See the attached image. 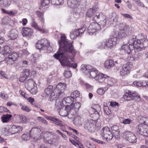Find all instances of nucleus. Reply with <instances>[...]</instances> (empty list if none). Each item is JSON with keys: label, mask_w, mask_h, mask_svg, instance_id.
Masks as SVG:
<instances>
[{"label": "nucleus", "mask_w": 148, "mask_h": 148, "mask_svg": "<svg viewBox=\"0 0 148 148\" xmlns=\"http://www.w3.org/2000/svg\"><path fill=\"white\" fill-rule=\"evenodd\" d=\"M31 88L30 92L32 94L34 95L36 94L37 92L36 88L35 87V86L32 88Z\"/></svg>", "instance_id": "0e129e2a"}, {"label": "nucleus", "mask_w": 148, "mask_h": 148, "mask_svg": "<svg viewBox=\"0 0 148 148\" xmlns=\"http://www.w3.org/2000/svg\"><path fill=\"white\" fill-rule=\"evenodd\" d=\"M11 18L8 16H5L2 19V23L5 24H7L10 22Z\"/></svg>", "instance_id": "49530a36"}, {"label": "nucleus", "mask_w": 148, "mask_h": 148, "mask_svg": "<svg viewBox=\"0 0 148 148\" xmlns=\"http://www.w3.org/2000/svg\"><path fill=\"white\" fill-rule=\"evenodd\" d=\"M76 0H67V3L68 5L71 8L73 7L76 3Z\"/></svg>", "instance_id": "79ce46f5"}, {"label": "nucleus", "mask_w": 148, "mask_h": 148, "mask_svg": "<svg viewBox=\"0 0 148 148\" xmlns=\"http://www.w3.org/2000/svg\"><path fill=\"white\" fill-rule=\"evenodd\" d=\"M18 32L16 29H12L10 30L8 36L11 40H14L17 38L18 36Z\"/></svg>", "instance_id": "412c9836"}, {"label": "nucleus", "mask_w": 148, "mask_h": 148, "mask_svg": "<svg viewBox=\"0 0 148 148\" xmlns=\"http://www.w3.org/2000/svg\"><path fill=\"white\" fill-rule=\"evenodd\" d=\"M135 3L139 6L142 7L144 6V4L140 0H135Z\"/></svg>", "instance_id": "338daca9"}, {"label": "nucleus", "mask_w": 148, "mask_h": 148, "mask_svg": "<svg viewBox=\"0 0 148 148\" xmlns=\"http://www.w3.org/2000/svg\"><path fill=\"white\" fill-rule=\"evenodd\" d=\"M104 109L105 113L107 115H108L110 114L111 111L109 110V108L108 106L104 107Z\"/></svg>", "instance_id": "e2e57ef3"}, {"label": "nucleus", "mask_w": 148, "mask_h": 148, "mask_svg": "<svg viewBox=\"0 0 148 148\" xmlns=\"http://www.w3.org/2000/svg\"><path fill=\"white\" fill-rule=\"evenodd\" d=\"M18 55L15 52H13L11 54L9 55L8 58L6 59V61H7L8 64H12L16 60L18 57Z\"/></svg>", "instance_id": "4468645a"}, {"label": "nucleus", "mask_w": 148, "mask_h": 148, "mask_svg": "<svg viewBox=\"0 0 148 148\" xmlns=\"http://www.w3.org/2000/svg\"><path fill=\"white\" fill-rule=\"evenodd\" d=\"M97 70L95 69L91 71L88 73L89 74L90 77L92 78H94L95 79L96 77L97 76Z\"/></svg>", "instance_id": "58836bf2"}, {"label": "nucleus", "mask_w": 148, "mask_h": 148, "mask_svg": "<svg viewBox=\"0 0 148 148\" xmlns=\"http://www.w3.org/2000/svg\"><path fill=\"white\" fill-rule=\"evenodd\" d=\"M111 18L113 19V21L114 22H117L118 21L119 16L115 12H113L112 13Z\"/></svg>", "instance_id": "09e8293b"}, {"label": "nucleus", "mask_w": 148, "mask_h": 148, "mask_svg": "<svg viewBox=\"0 0 148 148\" xmlns=\"http://www.w3.org/2000/svg\"><path fill=\"white\" fill-rule=\"evenodd\" d=\"M105 41L97 42L96 46L97 48L100 49H106V46Z\"/></svg>", "instance_id": "7c9ffc66"}, {"label": "nucleus", "mask_w": 148, "mask_h": 148, "mask_svg": "<svg viewBox=\"0 0 148 148\" xmlns=\"http://www.w3.org/2000/svg\"><path fill=\"white\" fill-rule=\"evenodd\" d=\"M121 122L125 124H130L132 122L129 119H123Z\"/></svg>", "instance_id": "69168bd1"}, {"label": "nucleus", "mask_w": 148, "mask_h": 148, "mask_svg": "<svg viewBox=\"0 0 148 148\" xmlns=\"http://www.w3.org/2000/svg\"><path fill=\"white\" fill-rule=\"evenodd\" d=\"M112 131L116 138H118L120 136L119 127L117 125H114L111 127Z\"/></svg>", "instance_id": "aec40b11"}, {"label": "nucleus", "mask_w": 148, "mask_h": 148, "mask_svg": "<svg viewBox=\"0 0 148 148\" xmlns=\"http://www.w3.org/2000/svg\"><path fill=\"white\" fill-rule=\"evenodd\" d=\"M50 0H41V4L43 6H45L50 3Z\"/></svg>", "instance_id": "13d9d810"}, {"label": "nucleus", "mask_w": 148, "mask_h": 148, "mask_svg": "<svg viewBox=\"0 0 148 148\" xmlns=\"http://www.w3.org/2000/svg\"><path fill=\"white\" fill-rule=\"evenodd\" d=\"M37 119L38 120H40V121L43 124L46 125H47V122L43 118L41 117H37Z\"/></svg>", "instance_id": "052dcab7"}, {"label": "nucleus", "mask_w": 148, "mask_h": 148, "mask_svg": "<svg viewBox=\"0 0 148 148\" xmlns=\"http://www.w3.org/2000/svg\"><path fill=\"white\" fill-rule=\"evenodd\" d=\"M93 23H91L90 26L88 28V32L89 34H92L95 32V25H92L93 24H95V22L93 21Z\"/></svg>", "instance_id": "72a5a7b5"}, {"label": "nucleus", "mask_w": 148, "mask_h": 148, "mask_svg": "<svg viewBox=\"0 0 148 148\" xmlns=\"http://www.w3.org/2000/svg\"><path fill=\"white\" fill-rule=\"evenodd\" d=\"M60 48L57 52L53 55L56 59L59 60L62 66L73 67L75 68L77 66L76 63L71 64L68 59L70 58L69 54L71 53L75 56L76 51L74 49L72 42H69L66 39L65 36H62L60 40L58 41Z\"/></svg>", "instance_id": "f257e3e1"}, {"label": "nucleus", "mask_w": 148, "mask_h": 148, "mask_svg": "<svg viewBox=\"0 0 148 148\" xmlns=\"http://www.w3.org/2000/svg\"><path fill=\"white\" fill-rule=\"evenodd\" d=\"M39 130L35 127L32 128L29 133L30 136H31L32 135L33 136H33L34 138H36L37 137L36 135L38 132Z\"/></svg>", "instance_id": "f704fd0d"}, {"label": "nucleus", "mask_w": 148, "mask_h": 148, "mask_svg": "<svg viewBox=\"0 0 148 148\" xmlns=\"http://www.w3.org/2000/svg\"><path fill=\"white\" fill-rule=\"evenodd\" d=\"M66 84L64 83H59L56 86V88L58 89L59 95L63 94L64 90L66 88Z\"/></svg>", "instance_id": "a211bd4d"}, {"label": "nucleus", "mask_w": 148, "mask_h": 148, "mask_svg": "<svg viewBox=\"0 0 148 148\" xmlns=\"http://www.w3.org/2000/svg\"><path fill=\"white\" fill-rule=\"evenodd\" d=\"M133 47L134 46L132 45H128L127 44L123 45L121 48V52L122 54L125 53H129L133 50Z\"/></svg>", "instance_id": "ddd939ff"}, {"label": "nucleus", "mask_w": 148, "mask_h": 148, "mask_svg": "<svg viewBox=\"0 0 148 148\" xmlns=\"http://www.w3.org/2000/svg\"><path fill=\"white\" fill-rule=\"evenodd\" d=\"M64 74L65 77L69 78L72 76V74L70 71H65Z\"/></svg>", "instance_id": "4d7b16f0"}, {"label": "nucleus", "mask_w": 148, "mask_h": 148, "mask_svg": "<svg viewBox=\"0 0 148 148\" xmlns=\"http://www.w3.org/2000/svg\"><path fill=\"white\" fill-rule=\"evenodd\" d=\"M30 136H30V133L24 134L22 136L21 138L23 140H27L29 139Z\"/></svg>", "instance_id": "a18cd8bd"}, {"label": "nucleus", "mask_w": 148, "mask_h": 148, "mask_svg": "<svg viewBox=\"0 0 148 148\" xmlns=\"http://www.w3.org/2000/svg\"><path fill=\"white\" fill-rule=\"evenodd\" d=\"M10 0H0V5L4 8H7L10 5Z\"/></svg>", "instance_id": "cd10ccee"}, {"label": "nucleus", "mask_w": 148, "mask_h": 148, "mask_svg": "<svg viewBox=\"0 0 148 148\" xmlns=\"http://www.w3.org/2000/svg\"><path fill=\"white\" fill-rule=\"evenodd\" d=\"M31 25L32 26L36 29L40 31H42V29L41 28H40L38 26L37 23L34 21H33Z\"/></svg>", "instance_id": "8fccbe9b"}, {"label": "nucleus", "mask_w": 148, "mask_h": 148, "mask_svg": "<svg viewBox=\"0 0 148 148\" xmlns=\"http://www.w3.org/2000/svg\"><path fill=\"white\" fill-rule=\"evenodd\" d=\"M131 65L129 63L123 65L122 69L120 70V75L121 76H124L129 73L131 70Z\"/></svg>", "instance_id": "f8f14e48"}, {"label": "nucleus", "mask_w": 148, "mask_h": 148, "mask_svg": "<svg viewBox=\"0 0 148 148\" xmlns=\"http://www.w3.org/2000/svg\"><path fill=\"white\" fill-rule=\"evenodd\" d=\"M51 3L53 5H61L64 3V0H51Z\"/></svg>", "instance_id": "c9c22d12"}, {"label": "nucleus", "mask_w": 148, "mask_h": 148, "mask_svg": "<svg viewBox=\"0 0 148 148\" xmlns=\"http://www.w3.org/2000/svg\"><path fill=\"white\" fill-rule=\"evenodd\" d=\"M123 138L127 140L129 142L132 143H136L137 138L135 134L130 131H125L122 133Z\"/></svg>", "instance_id": "39448f33"}, {"label": "nucleus", "mask_w": 148, "mask_h": 148, "mask_svg": "<svg viewBox=\"0 0 148 148\" xmlns=\"http://www.w3.org/2000/svg\"><path fill=\"white\" fill-rule=\"evenodd\" d=\"M78 30L77 29H75L74 31H72L70 33V37L71 39H74L78 36H79Z\"/></svg>", "instance_id": "473e14b6"}, {"label": "nucleus", "mask_w": 148, "mask_h": 148, "mask_svg": "<svg viewBox=\"0 0 148 148\" xmlns=\"http://www.w3.org/2000/svg\"><path fill=\"white\" fill-rule=\"evenodd\" d=\"M16 119L18 122L25 123L27 121V117L23 115H17L16 116Z\"/></svg>", "instance_id": "4be33fe9"}, {"label": "nucleus", "mask_w": 148, "mask_h": 148, "mask_svg": "<svg viewBox=\"0 0 148 148\" xmlns=\"http://www.w3.org/2000/svg\"><path fill=\"white\" fill-rule=\"evenodd\" d=\"M95 24H93L92 25H95V32L97 30H100L101 28V26H102L101 25H100V24H99L97 22V21L95 22Z\"/></svg>", "instance_id": "603ef678"}, {"label": "nucleus", "mask_w": 148, "mask_h": 148, "mask_svg": "<svg viewBox=\"0 0 148 148\" xmlns=\"http://www.w3.org/2000/svg\"><path fill=\"white\" fill-rule=\"evenodd\" d=\"M86 146L88 148H96L95 145L93 143L90 142H86Z\"/></svg>", "instance_id": "5fc2aeb1"}, {"label": "nucleus", "mask_w": 148, "mask_h": 148, "mask_svg": "<svg viewBox=\"0 0 148 148\" xmlns=\"http://www.w3.org/2000/svg\"><path fill=\"white\" fill-rule=\"evenodd\" d=\"M53 121V123L59 126L60 127L62 125V124L63 123L62 121L57 119L56 117Z\"/></svg>", "instance_id": "37998d69"}, {"label": "nucleus", "mask_w": 148, "mask_h": 148, "mask_svg": "<svg viewBox=\"0 0 148 148\" xmlns=\"http://www.w3.org/2000/svg\"><path fill=\"white\" fill-rule=\"evenodd\" d=\"M53 87L52 86L49 85L48 86L47 88H46L43 93L42 95L44 97H48L49 95L51 94L53 92Z\"/></svg>", "instance_id": "6ab92c4d"}, {"label": "nucleus", "mask_w": 148, "mask_h": 148, "mask_svg": "<svg viewBox=\"0 0 148 148\" xmlns=\"http://www.w3.org/2000/svg\"><path fill=\"white\" fill-rule=\"evenodd\" d=\"M107 85L110 86H112L113 84V82L112 81V79L110 78H106L105 80Z\"/></svg>", "instance_id": "6e6d98bb"}, {"label": "nucleus", "mask_w": 148, "mask_h": 148, "mask_svg": "<svg viewBox=\"0 0 148 148\" xmlns=\"http://www.w3.org/2000/svg\"><path fill=\"white\" fill-rule=\"evenodd\" d=\"M23 130V127L20 126L13 125L7 126L4 128V131L5 134H12L21 132Z\"/></svg>", "instance_id": "20e7f679"}, {"label": "nucleus", "mask_w": 148, "mask_h": 148, "mask_svg": "<svg viewBox=\"0 0 148 148\" xmlns=\"http://www.w3.org/2000/svg\"><path fill=\"white\" fill-rule=\"evenodd\" d=\"M136 38V36L134 35L130 36L129 38V42L128 44L129 45H133L134 44V42H135V39Z\"/></svg>", "instance_id": "ea45409f"}, {"label": "nucleus", "mask_w": 148, "mask_h": 148, "mask_svg": "<svg viewBox=\"0 0 148 148\" xmlns=\"http://www.w3.org/2000/svg\"><path fill=\"white\" fill-rule=\"evenodd\" d=\"M17 13V12L16 10H13L11 11H8V14L10 16H13L16 14Z\"/></svg>", "instance_id": "680f3d73"}, {"label": "nucleus", "mask_w": 148, "mask_h": 148, "mask_svg": "<svg viewBox=\"0 0 148 148\" xmlns=\"http://www.w3.org/2000/svg\"><path fill=\"white\" fill-rule=\"evenodd\" d=\"M141 41L143 45V48L148 47V40L146 38L141 39Z\"/></svg>", "instance_id": "a19ab883"}, {"label": "nucleus", "mask_w": 148, "mask_h": 148, "mask_svg": "<svg viewBox=\"0 0 148 148\" xmlns=\"http://www.w3.org/2000/svg\"><path fill=\"white\" fill-rule=\"evenodd\" d=\"M43 45L42 41L39 40L38 41L37 43H36V47L37 49H45L44 48V46Z\"/></svg>", "instance_id": "e433bc0d"}, {"label": "nucleus", "mask_w": 148, "mask_h": 148, "mask_svg": "<svg viewBox=\"0 0 148 148\" xmlns=\"http://www.w3.org/2000/svg\"><path fill=\"white\" fill-rule=\"evenodd\" d=\"M114 61L111 59L106 60L104 63V67L108 69H110L114 66Z\"/></svg>", "instance_id": "5701e85b"}, {"label": "nucleus", "mask_w": 148, "mask_h": 148, "mask_svg": "<svg viewBox=\"0 0 148 148\" xmlns=\"http://www.w3.org/2000/svg\"><path fill=\"white\" fill-rule=\"evenodd\" d=\"M106 16L101 13H96L95 16L92 18V21L98 22L103 27L105 25L107 22Z\"/></svg>", "instance_id": "1a4fd4ad"}, {"label": "nucleus", "mask_w": 148, "mask_h": 148, "mask_svg": "<svg viewBox=\"0 0 148 148\" xmlns=\"http://www.w3.org/2000/svg\"><path fill=\"white\" fill-rule=\"evenodd\" d=\"M97 92L98 94L101 95H102L105 93V91L103 88H99L97 90Z\"/></svg>", "instance_id": "bf43d9fd"}, {"label": "nucleus", "mask_w": 148, "mask_h": 148, "mask_svg": "<svg viewBox=\"0 0 148 148\" xmlns=\"http://www.w3.org/2000/svg\"><path fill=\"white\" fill-rule=\"evenodd\" d=\"M42 41V45L44 46L45 49H47V47L50 46V43L48 42L47 40L46 39H42L40 40Z\"/></svg>", "instance_id": "4c0bfd02"}, {"label": "nucleus", "mask_w": 148, "mask_h": 148, "mask_svg": "<svg viewBox=\"0 0 148 148\" xmlns=\"http://www.w3.org/2000/svg\"><path fill=\"white\" fill-rule=\"evenodd\" d=\"M95 106L96 107L95 109L92 108V111L93 112V113H91L90 112V113H91V114H97L98 115V117L99 118L100 115V114H101V112H100V111L101 109V107L98 104L95 105Z\"/></svg>", "instance_id": "b1692460"}, {"label": "nucleus", "mask_w": 148, "mask_h": 148, "mask_svg": "<svg viewBox=\"0 0 148 148\" xmlns=\"http://www.w3.org/2000/svg\"><path fill=\"white\" fill-rule=\"evenodd\" d=\"M102 138L107 141L111 140L113 137L112 133L110 128L108 127H103L101 131V134Z\"/></svg>", "instance_id": "0eeeda50"}, {"label": "nucleus", "mask_w": 148, "mask_h": 148, "mask_svg": "<svg viewBox=\"0 0 148 148\" xmlns=\"http://www.w3.org/2000/svg\"><path fill=\"white\" fill-rule=\"evenodd\" d=\"M106 76L101 73H99L96 77L95 79L99 82H102L105 81Z\"/></svg>", "instance_id": "a878e982"}, {"label": "nucleus", "mask_w": 148, "mask_h": 148, "mask_svg": "<svg viewBox=\"0 0 148 148\" xmlns=\"http://www.w3.org/2000/svg\"><path fill=\"white\" fill-rule=\"evenodd\" d=\"M123 98L127 101L135 99L138 101H140V96L136 92L128 91L123 96Z\"/></svg>", "instance_id": "6e6552de"}, {"label": "nucleus", "mask_w": 148, "mask_h": 148, "mask_svg": "<svg viewBox=\"0 0 148 148\" xmlns=\"http://www.w3.org/2000/svg\"><path fill=\"white\" fill-rule=\"evenodd\" d=\"M82 68L85 70L84 72H85V73H87H87H89V72L93 70L95 68L92 67V66L90 65H85L84 66L82 67Z\"/></svg>", "instance_id": "c756f323"}, {"label": "nucleus", "mask_w": 148, "mask_h": 148, "mask_svg": "<svg viewBox=\"0 0 148 148\" xmlns=\"http://www.w3.org/2000/svg\"><path fill=\"white\" fill-rule=\"evenodd\" d=\"M22 35L23 36L30 37L32 34L33 30L29 28L24 27L23 28Z\"/></svg>", "instance_id": "f3484780"}, {"label": "nucleus", "mask_w": 148, "mask_h": 148, "mask_svg": "<svg viewBox=\"0 0 148 148\" xmlns=\"http://www.w3.org/2000/svg\"><path fill=\"white\" fill-rule=\"evenodd\" d=\"M132 45L134 46L133 49H135V51H140L143 48V45L142 44L141 39L135 40L134 42V44Z\"/></svg>", "instance_id": "2eb2a0df"}, {"label": "nucleus", "mask_w": 148, "mask_h": 148, "mask_svg": "<svg viewBox=\"0 0 148 148\" xmlns=\"http://www.w3.org/2000/svg\"><path fill=\"white\" fill-rule=\"evenodd\" d=\"M40 138H43L44 141L47 143L51 144L53 141V137L51 132L48 131H44L40 134Z\"/></svg>", "instance_id": "9b49d317"}, {"label": "nucleus", "mask_w": 148, "mask_h": 148, "mask_svg": "<svg viewBox=\"0 0 148 148\" xmlns=\"http://www.w3.org/2000/svg\"><path fill=\"white\" fill-rule=\"evenodd\" d=\"M62 97L61 96V95H56L54 92H52L51 95H50L49 98V100L51 101H55L56 102V103L57 102V101H58L59 97Z\"/></svg>", "instance_id": "bb28decb"}, {"label": "nucleus", "mask_w": 148, "mask_h": 148, "mask_svg": "<svg viewBox=\"0 0 148 148\" xmlns=\"http://www.w3.org/2000/svg\"><path fill=\"white\" fill-rule=\"evenodd\" d=\"M19 92L20 94L25 98H27L28 97V95L21 90H19Z\"/></svg>", "instance_id": "774afa93"}, {"label": "nucleus", "mask_w": 148, "mask_h": 148, "mask_svg": "<svg viewBox=\"0 0 148 148\" xmlns=\"http://www.w3.org/2000/svg\"><path fill=\"white\" fill-rule=\"evenodd\" d=\"M96 122L95 120L92 119L88 120L85 122L84 128L89 132H94L96 129Z\"/></svg>", "instance_id": "9d476101"}, {"label": "nucleus", "mask_w": 148, "mask_h": 148, "mask_svg": "<svg viewBox=\"0 0 148 148\" xmlns=\"http://www.w3.org/2000/svg\"><path fill=\"white\" fill-rule=\"evenodd\" d=\"M97 11V8L95 7L90 8L88 10L86 13V16L87 17L92 18H92L96 15V14H95V13Z\"/></svg>", "instance_id": "dca6fc26"}, {"label": "nucleus", "mask_w": 148, "mask_h": 148, "mask_svg": "<svg viewBox=\"0 0 148 148\" xmlns=\"http://www.w3.org/2000/svg\"><path fill=\"white\" fill-rule=\"evenodd\" d=\"M82 118L80 116H77L76 117L74 121V124L77 126H79L82 124Z\"/></svg>", "instance_id": "c85d7f7f"}, {"label": "nucleus", "mask_w": 148, "mask_h": 148, "mask_svg": "<svg viewBox=\"0 0 148 148\" xmlns=\"http://www.w3.org/2000/svg\"><path fill=\"white\" fill-rule=\"evenodd\" d=\"M3 51L5 54H8L11 52V49L8 46H5L4 47Z\"/></svg>", "instance_id": "de8ad7c7"}, {"label": "nucleus", "mask_w": 148, "mask_h": 148, "mask_svg": "<svg viewBox=\"0 0 148 148\" xmlns=\"http://www.w3.org/2000/svg\"><path fill=\"white\" fill-rule=\"evenodd\" d=\"M12 116L11 114H6L3 115L1 117L2 121L3 123L8 122Z\"/></svg>", "instance_id": "2f4dec72"}, {"label": "nucleus", "mask_w": 148, "mask_h": 148, "mask_svg": "<svg viewBox=\"0 0 148 148\" xmlns=\"http://www.w3.org/2000/svg\"><path fill=\"white\" fill-rule=\"evenodd\" d=\"M30 73V71L29 69H25L23 70V76H25L27 78L29 75Z\"/></svg>", "instance_id": "864d4df0"}, {"label": "nucleus", "mask_w": 148, "mask_h": 148, "mask_svg": "<svg viewBox=\"0 0 148 148\" xmlns=\"http://www.w3.org/2000/svg\"><path fill=\"white\" fill-rule=\"evenodd\" d=\"M80 106L81 104L79 103H71L69 106H66L65 109H60L59 114L62 116H67L69 118L71 119L78 111Z\"/></svg>", "instance_id": "7ed1b4c3"}, {"label": "nucleus", "mask_w": 148, "mask_h": 148, "mask_svg": "<svg viewBox=\"0 0 148 148\" xmlns=\"http://www.w3.org/2000/svg\"><path fill=\"white\" fill-rule=\"evenodd\" d=\"M135 132L137 134L148 137V125L141 124L138 125L136 126Z\"/></svg>", "instance_id": "423d86ee"}, {"label": "nucleus", "mask_w": 148, "mask_h": 148, "mask_svg": "<svg viewBox=\"0 0 148 148\" xmlns=\"http://www.w3.org/2000/svg\"><path fill=\"white\" fill-rule=\"evenodd\" d=\"M74 100L73 98L71 96L70 97H68L66 98L63 101V102H64V101L67 103H70L72 102H73Z\"/></svg>", "instance_id": "3c124183"}, {"label": "nucleus", "mask_w": 148, "mask_h": 148, "mask_svg": "<svg viewBox=\"0 0 148 148\" xmlns=\"http://www.w3.org/2000/svg\"><path fill=\"white\" fill-rule=\"evenodd\" d=\"M35 84L36 83L34 81L29 79L26 81L25 83V86L29 88H32L34 87Z\"/></svg>", "instance_id": "393cba45"}, {"label": "nucleus", "mask_w": 148, "mask_h": 148, "mask_svg": "<svg viewBox=\"0 0 148 148\" xmlns=\"http://www.w3.org/2000/svg\"><path fill=\"white\" fill-rule=\"evenodd\" d=\"M80 95L79 92L77 90H76L73 91L71 94V96L73 98L75 99L79 97Z\"/></svg>", "instance_id": "c03bdc74"}, {"label": "nucleus", "mask_w": 148, "mask_h": 148, "mask_svg": "<svg viewBox=\"0 0 148 148\" xmlns=\"http://www.w3.org/2000/svg\"><path fill=\"white\" fill-rule=\"evenodd\" d=\"M132 32L131 28L128 25L123 23H120L116 29L113 36H111L105 41L107 49L112 48L116 43L117 38L122 39L127 35H130Z\"/></svg>", "instance_id": "f03ea898"}]
</instances>
